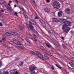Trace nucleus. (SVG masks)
Returning a JSON list of instances; mask_svg holds the SVG:
<instances>
[{
  "label": "nucleus",
  "mask_w": 74,
  "mask_h": 74,
  "mask_svg": "<svg viewBox=\"0 0 74 74\" xmlns=\"http://www.w3.org/2000/svg\"><path fill=\"white\" fill-rule=\"evenodd\" d=\"M29 25L28 24H26L27 27L28 29H30L31 30H32L33 31V29H34V27L32 25H36V22L34 20L32 19H30V22H29Z\"/></svg>",
  "instance_id": "obj_1"
},
{
  "label": "nucleus",
  "mask_w": 74,
  "mask_h": 74,
  "mask_svg": "<svg viewBox=\"0 0 74 74\" xmlns=\"http://www.w3.org/2000/svg\"><path fill=\"white\" fill-rule=\"evenodd\" d=\"M60 7V4H59L58 2L56 1L53 3V7L54 8L59 9Z\"/></svg>",
  "instance_id": "obj_2"
},
{
  "label": "nucleus",
  "mask_w": 74,
  "mask_h": 74,
  "mask_svg": "<svg viewBox=\"0 0 74 74\" xmlns=\"http://www.w3.org/2000/svg\"><path fill=\"white\" fill-rule=\"evenodd\" d=\"M71 22L69 21H67L66 22V23H65L62 26V29L63 30H65V27L66 26H71Z\"/></svg>",
  "instance_id": "obj_3"
},
{
  "label": "nucleus",
  "mask_w": 74,
  "mask_h": 74,
  "mask_svg": "<svg viewBox=\"0 0 74 74\" xmlns=\"http://www.w3.org/2000/svg\"><path fill=\"white\" fill-rule=\"evenodd\" d=\"M36 55L38 58H40L41 59H44V57L42 54L40 52L37 51H35Z\"/></svg>",
  "instance_id": "obj_4"
},
{
  "label": "nucleus",
  "mask_w": 74,
  "mask_h": 74,
  "mask_svg": "<svg viewBox=\"0 0 74 74\" xmlns=\"http://www.w3.org/2000/svg\"><path fill=\"white\" fill-rule=\"evenodd\" d=\"M36 68L34 66H32L30 68L31 74H36V73L34 70H35Z\"/></svg>",
  "instance_id": "obj_5"
},
{
  "label": "nucleus",
  "mask_w": 74,
  "mask_h": 74,
  "mask_svg": "<svg viewBox=\"0 0 74 74\" xmlns=\"http://www.w3.org/2000/svg\"><path fill=\"white\" fill-rule=\"evenodd\" d=\"M14 32L12 31H10V33L8 32H6L5 33V34L7 36H11V35H13L14 34Z\"/></svg>",
  "instance_id": "obj_6"
},
{
  "label": "nucleus",
  "mask_w": 74,
  "mask_h": 74,
  "mask_svg": "<svg viewBox=\"0 0 74 74\" xmlns=\"http://www.w3.org/2000/svg\"><path fill=\"white\" fill-rule=\"evenodd\" d=\"M70 30V27H67L66 29L64 31V32H65V33L67 34L68 33H69V32Z\"/></svg>",
  "instance_id": "obj_7"
},
{
  "label": "nucleus",
  "mask_w": 74,
  "mask_h": 74,
  "mask_svg": "<svg viewBox=\"0 0 74 74\" xmlns=\"http://www.w3.org/2000/svg\"><path fill=\"white\" fill-rule=\"evenodd\" d=\"M70 10L68 8L66 9L65 10L66 13L68 14L70 13Z\"/></svg>",
  "instance_id": "obj_8"
},
{
  "label": "nucleus",
  "mask_w": 74,
  "mask_h": 74,
  "mask_svg": "<svg viewBox=\"0 0 74 74\" xmlns=\"http://www.w3.org/2000/svg\"><path fill=\"white\" fill-rule=\"evenodd\" d=\"M19 48H20L21 49H22V50H23V49H25V47L24 46H22V45H21L20 46H17Z\"/></svg>",
  "instance_id": "obj_9"
},
{
  "label": "nucleus",
  "mask_w": 74,
  "mask_h": 74,
  "mask_svg": "<svg viewBox=\"0 0 74 74\" xmlns=\"http://www.w3.org/2000/svg\"><path fill=\"white\" fill-rule=\"evenodd\" d=\"M5 39L4 37H2V40H0V42H5Z\"/></svg>",
  "instance_id": "obj_10"
},
{
  "label": "nucleus",
  "mask_w": 74,
  "mask_h": 74,
  "mask_svg": "<svg viewBox=\"0 0 74 74\" xmlns=\"http://www.w3.org/2000/svg\"><path fill=\"white\" fill-rule=\"evenodd\" d=\"M58 16L60 17L62 16V12L60 11L58 13Z\"/></svg>",
  "instance_id": "obj_11"
},
{
  "label": "nucleus",
  "mask_w": 74,
  "mask_h": 74,
  "mask_svg": "<svg viewBox=\"0 0 74 74\" xmlns=\"http://www.w3.org/2000/svg\"><path fill=\"white\" fill-rule=\"evenodd\" d=\"M45 44L47 47L48 48H51V45L49 44V43H46Z\"/></svg>",
  "instance_id": "obj_12"
},
{
  "label": "nucleus",
  "mask_w": 74,
  "mask_h": 74,
  "mask_svg": "<svg viewBox=\"0 0 74 74\" xmlns=\"http://www.w3.org/2000/svg\"><path fill=\"white\" fill-rule=\"evenodd\" d=\"M14 44H16V45H21V43L20 42L17 41L16 43H15Z\"/></svg>",
  "instance_id": "obj_13"
},
{
  "label": "nucleus",
  "mask_w": 74,
  "mask_h": 74,
  "mask_svg": "<svg viewBox=\"0 0 74 74\" xmlns=\"http://www.w3.org/2000/svg\"><path fill=\"white\" fill-rule=\"evenodd\" d=\"M45 11L46 12H47L48 13L50 12V10L49 9H45Z\"/></svg>",
  "instance_id": "obj_14"
},
{
  "label": "nucleus",
  "mask_w": 74,
  "mask_h": 74,
  "mask_svg": "<svg viewBox=\"0 0 74 74\" xmlns=\"http://www.w3.org/2000/svg\"><path fill=\"white\" fill-rule=\"evenodd\" d=\"M49 32L51 34H55V32H54V31L52 30L49 31Z\"/></svg>",
  "instance_id": "obj_15"
},
{
  "label": "nucleus",
  "mask_w": 74,
  "mask_h": 74,
  "mask_svg": "<svg viewBox=\"0 0 74 74\" xmlns=\"http://www.w3.org/2000/svg\"><path fill=\"white\" fill-rule=\"evenodd\" d=\"M69 64L70 65H71V66L73 68V69H74V64H73V63L72 62H70L69 63Z\"/></svg>",
  "instance_id": "obj_16"
},
{
  "label": "nucleus",
  "mask_w": 74,
  "mask_h": 74,
  "mask_svg": "<svg viewBox=\"0 0 74 74\" xmlns=\"http://www.w3.org/2000/svg\"><path fill=\"white\" fill-rule=\"evenodd\" d=\"M54 22H59V20H58L57 18H54L53 20Z\"/></svg>",
  "instance_id": "obj_17"
},
{
  "label": "nucleus",
  "mask_w": 74,
  "mask_h": 74,
  "mask_svg": "<svg viewBox=\"0 0 74 74\" xmlns=\"http://www.w3.org/2000/svg\"><path fill=\"white\" fill-rule=\"evenodd\" d=\"M66 19H62V21H61V23H64V22H65V21H66Z\"/></svg>",
  "instance_id": "obj_18"
},
{
  "label": "nucleus",
  "mask_w": 74,
  "mask_h": 74,
  "mask_svg": "<svg viewBox=\"0 0 74 74\" xmlns=\"http://www.w3.org/2000/svg\"><path fill=\"white\" fill-rule=\"evenodd\" d=\"M40 23H42V24H43V23H44L45 22H44V21H43V20H42L40 19Z\"/></svg>",
  "instance_id": "obj_19"
},
{
  "label": "nucleus",
  "mask_w": 74,
  "mask_h": 74,
  "mask_svg": "<svg viewBox=\"0 0 74 74\" xmlns=\"http://www.w3.org/2000/svg\"><path fill=\"white\" fill-rule=\"evenodd\" d=\"M42 25H43V26L44 27V28L45 29V28H47V26H46V24H45V22L44 23L42 24Z\"/></svg>",
  "instance_id": "obj_20"
},
{
  "label": "nucleus",
  "mask_w": 74,
  "mask_h": 74,
  "mask_svg": "<svg viewBox=\"0 0 74 74\" xmlns=\"http://www.w3.org/2000/svg\"><path fill=\"white\" fill-rule=\"evenodd\" d=\"M42 25H43V26L44 27V28L45 29V28H47V26H46V24H45V22L44 23L42 24Z\"/></svg>",
  "instance_id": "obj_21"
},
{
  "label": "nucleus",
  "mask_w": 74,
  "mask_h": 74,
  "mask_svg": "<svg viewBox=\"0 0 74 74\" xmlns=\"http://www.w3.org/2000/svg\"><path fill=\"white\" fill-rule=\"evenodd\" d=\"M34 15L35 16H36L35 18H34V19H38V17H37V14L36 13H35L34 14Z\"/></svg>",
  "instance_id": "obj_22"
},
{
  "label": "nucleus",
  "mask_w": 74,
  "mask_h": 74,
  "mask_svg": "<svg viewBox=\"0 0 74 74\" xmlns=\"http://www.w3.org/2000/svg\"><path fill=\"white\" fill-rule=\"evenodd\" d=\"M23 29V27H22L21 26H20V27L19 28V30H22Z\"/></svg>",
  "instance_id": "obj_23"
},
{
  "label": "nucleus",
  "mask_w": 74,
  "mask_h": 74,
  "mask_svg": "<svg viewBox=\"0 0 74 74\" xmlns=\"http://www.w3.org/2000/svg\"><path fill=\"white\" fill-rule=\"evenodd\" d=\"M55 45H57V46H59L60 47V45H59V43L56 42L55 44Z\"/></svg>",
  "instance_id": "obj_24"
},
{
  "label": "nucleus",
  "mask_w": 74,
  "mask_h": 74,
  "mask_svg": "<svg viewBox=\"0 0 74 74\" xmlns=\"http://www.w3.org/2000/svg\"><path fill=\"white\" fill-rule=\"evenodd\" d=\"M7 9L9 10H10L11 11H12V9L11 7H8L7 8Z\"/></svg>",
  "instance_id": "obj_25"
},
{
  "label": "nucleus",
  "mask_w": 74,
  "mask_h": 74,
  "mask_svg": "<svg viewBox=\"0 0 74 74\" xmlns=\"http://www.w3.org/2000/svg\"><path fill=\"white\" fill-rule=\"evenodd\" d=\"M3 74H9L8 71H5L3 73Z\"/></svg>",
  "instance_id": "obj_26"
},
{
  "label": "nucleus",
  "mask_w": 74,
  "mask_h": 74,
  "mask_svg": "<svg viewBox=\"0 0 74 74\" xmlns=\"http://www.w3.org/2000/svg\"><path fill=\"white\" fill-rule=\"evenodd\" d=\"M40 48L41 49H42V50H43V51H44L45 50V49L44 48V47L42 46H41L40 47Z\"/></svg>",
  "instance_id": "obj_27"
},
{
  "label": "nucleus",
  "mask_w": 74,
  "mask_h": 74,
  "mask_svg": "<svg viewBox=\"0 0 74 74\" xmlns=\"http://www.w3.org/2000/svg\"><path fill=\"white\" fill-rule=\"evenodd\" d=\"M30 52L31 53V54H32V55H35V53L34 52L31 51H30Z\"/></svg>",
  "instance_id": "obj_28"
},
{
  "label": "nucleus",
  "mask_w": 74,
  "mask_h": 74,
  "mask_svg": "<svg viewBox=\"0 0 74 74\" xmlns=\"http://www.w3.org/2000/svg\"><path fill=\"white\" fill-rule=\"evenodd\" d=\"M26 41H27L28 43H29V44H31V43H30V40H29L28 39H26Z\"/></svg>",
  "instance_id": "obj_29"
},
{
  "label": "nucleus",
  "mask_w": 74,
  "mask_h": 74,
  "mask_svg": "<svg viewBox=\"0 0 74 74\" xmlns=\"http://www.w3.org/2000/svg\"><path fill=\"white\" fill-rule=\"evenodd\" d=\"M45 57L46 59H49V58L47 56H45Z\"/></svg>",
  "instance_id": "obj_30"
},
{
  "label": "nucleus",
  "mask_w": 74,
  "mask_h": 74,
  "mask_svg": "<svg viewBox=\"0 0 74 74\" xmlns=\"http://www.w3.org/2000/svg\"><path fill=\"white\" fill-rule=\"evenodd\" d=\"M13 35H14L15 36L16 35H18V34L16 32H14Z\"/></svg>",
  "instance_id": "obj_31"
},
{
  "label": "nucleus",
  "mask_w": 74,
  "mask_h": 74,
  "mask_svg": "<svg viewBox=\"0 0 74 74\" xmlns=\"http://www.w3.org/2000/svg\"><path fill=\"white\" fill-rule=\"evenodd\" d=\"M23 64V62H21V63L19 64V66H22Z\"/></svg>",
  "instance_id": "obj_32"
},
{
  "label": "nucleus",
  "mask_w": 74,
  "mask_h": 74,
  "mask_svg": "<svg viewBox=\"0 0 74 74\" xmlns=\"http://www.w3.org/2000/svg\"><path fill=\"white\" fill-rule=\"evenodd\" d=\"M2 62H0V68L2 66Z\"/></svg>",
  "instance_id": "obj_33"
},
{
  "label": "nucleus",
  "mask_w": 74,
  "mask_h": 74,
  "mask_svg": "<svg viewBox=\"0 0 74 74\" xmlns=\"http://www.w3.org/2000/svg\"><path fill=\"white\" fill-rule=\"evenodd\" d=\"M12 40H13V41H16V39L14 38L12 39Z\"/></svg>",
  "instance_id": "obj_34"
},
{
  "label": "nucleus",
  "mask_w": 74,
  "mask_h": 74,
  "mask_svg": "<svg viewBox=\"0 0 74 74\" xmlns=\"http://www.w3.org/2000/svg\"><path fill=\"white\" fill-rule=\"evenodd\" d=\"M34 38H37V36H36V35L35 34L34 35Z\"/></svg>",
  "instance_id": "obj_35"
},
{
  "label": "nucleus",
  "mask_w": 74,
  "mask_h": 74,
  "mask_svg": "<svg viewBox=\"0 0 74 74\" xmlns=\"http://www.w3.org/2000/svg\"><path fill=\"white\" fill-rule=\"evenodd\" d=\"M14 15H16V16H17L18 15V13H17V12H14Z\"/></svg>",
  "instance_id": "obj_36"
},
{
  "label": "nucleus",
  "mask_w": 74,
  "mask_h": 74,
  "mask_svg": "<svg viewBox=\"0 0 74 74\" xmlns=\"http://www.w3.org/2000/svg\"><path fill=\"white\" fill-rule=\"evenodd\" d=\"M62 46L63 47V48H65V45H64V44H62Z\"/></svg>",
  "instance_id": "obj_37"
},
{
  "label": "nucleus",
  "mask_w": 74,
  "mask_h": 74,
  "mask_svg": "<svg viewBox=\"0 0 74 74\" xmlns=\"http://www.w3.org/2000/svg\"><path fill=\"white\" fill-rule=\"evenodd\" d=\"M0 26H3V24H2V23L0 22Z\"/></svg>",
  "instance_id": "obj_38"
},
{
  "label": "nucleus",
  "mask_w": 74,
  "mask_h": 74,
  "mask_svg": "<svg viewBox=\"0 0 74 74\" xmlns=\"http://www.w3.org/2000/svg\"><path fill=\"white\" fill-rule=\"evenodd\" d=\"M32 1L33 4H34L35 3V1L34 0H32Z\"/></svg>",
  "instance_id": "obj_39"
},
{
  "label": "nucleus",
  "mask_w": 74,
  "mask_h": 74,
  "mask_svg": "<svg viewBox=\"0 0 74 74\" xmlns=\"http://www.w3.org/2000/svg\"><path fill=\"white\" fill-rule=\"evenodd\" d=\"M52 70H54V67H53V66H52V68H51Z\"/></svg>",
  "instance_id": "obj_40"
},
{
  "label": "nucleus",
  "mask_w": 74,
  "mask_h": 74,
  "mask_svg": "<svg viewBox=\"0 0 74 74\" xmlns=\"http://www.w3.org/2000/svg\"><path fill=\"white\" fill-rule=\"evenodd\" d=\"M15 1L17 3H19V2H18V0H15Z\"/></svg>",
  "instance_id": "obj_41"
},
{
  "label": "nucleus",
  "mask_w": 74,
  "mask_h": 74,
  "mask_svg": "<svg viewBox=\"0 0 74 74\" xmlns=\"http://www.w3.org/2000/svg\"><path fill=\"white\" fill-rule=\"evenodd\" d=\"M46 2H47V3H49V2H50V1L49 0H47L46 1Z\"/></svg>",
  "instance_id": "obj_42"
},
{
  "label": "nucleus",
  "mask_w": 74,
  "mask_h": 74,
  "mask_svg": "<svg viewBox=\"0 0 74 74\" xmlns=\"http://www.w3.org/2000/svg\"><path fill=\"white\" fill-rule=\"evenodd\" d=\"M15 74H19V73H18V72L16 71L15 73Z\"/></svg>",
  "instance_id": "obj_43"
},
{
  "label": "nucleus",
  "mask_w": 74,
  "mask_h": 74,
  "mask_svg": "<svg viewBox=\"0 0 74 74\" xmlns=\"http://www.w3.org/2000/svg\"><path fill=\"white\" fill-rule=\"evenodd\" d=\"M50 56H53V54H52L51 53H50Z\"/></svg>",
  "instance_id": "obj_44"
},
{
  "label": "nucleus",
  "mask_w": 74,
  "mask_h": 74,
  "mask_svg": "<svg viewBox=\"0 0 74 74\" xmlns=\"http://www.w3.org/2000/svg\"><path fill=\"white\" fill-rule=\"evenodd\" d=\"M25 45L26 46H27L28 45V44H27L26 43H25Z\"/></svg>",
  "instance_id": "obj_45"
},
{
  "label": "nucleus",
  "mask_w": 74,
  "mask_h": 74,
  "mask_svg": "<svg viewBox=\"0 0 74 74\" xmlns=\"http://www.w3.org/2000/svg\"><path fill=\"white\" fill-rule=\"evenodd\" d=\"M62 39V40H64V38L63 37H62L61 38Z\"/></svg>",
  "instance_id": "obj_46"
},
{
  "label": "nucleus",
  "mask_w": 74,
  "mask_h": 74,
  "mask_svg": "<svg viewBox=\"0 0 74 74\" xmlns=\"http://www.w3.org/2000/svg\"><path fill=\"white\" fill-rule=\"evenodd\" d=\"M1 11L2 12H4V10H1Z\"/></svg>",
  "instance_id": "obj_47"
},
{
  "label": "nucleus",
  "mask_w": 74,
  "mask_h": 74,
  "mask_svg": "<svg viewBox=\"0 0 74 74\" xmlns=\"http://www.w3.org/2000/svg\"><path fill=\"white\" fill-rule=\"evenodd\" d=\"M25 18H28L27 16H25Z\"/></svg>",
  "instance_id": "obj_48"
},
{
  "label": "nucleus",
  "mask_w": 74,
  "mask_h": 74,
  "mask_svg": "<svg viewBox=\"0 0 74 74\" xmlns=\"http://www.w3.org/2000/svg\"><path fill=\"white\" fill-rule=\"evenodd\" d=\"M22 10L23 11H25V9L23 8H22Z\"/></svg>",
  "instance_id": "obj_49"
},
{
  "label": "nucleus",
  "mask_w": 74,
  "mask_h": 74,
  "mask_svg": "<svg viewBox=\"0 0 74 74\" xmlns=\"http://www.w3.org/2000/svg\"><path fill=\"white\" fill-rule=\"evenodd\" d=\"M9 2L10 3V4L11 3H12V1H10Z\"/></svg>",
  "instance_id": "obj_50"
},
{
  "label": "nucleus",
  "mask_w": 74,
  "mask_h": 74,
  "mask_svg": "<svg viewBox=\"0 0 74 74\" xmlns=\"http://www.w3.org/2000/svg\"><path fill=\"white\" fill-rule=\"evenodd\" d=\"M8 5H9V6H11V5H10V4L8 3Z\"/></svg>",
  "instance_id": "obj_51"
},
{
  "label": "nucleus",
  "mask_w": 74,
  "mask_h": 74,
  "mask_svg": "<svg viewBox=\"0 0 74 74\" xmlns=\"http://www.w3.org/2000/svg\"><path fill=\"white\" fill-rule=\"evenodd\" d=\"M55 65H56V66H57V67H58L59 66H58V65H57V64H55Z\"/></svg>",
  "instance_id": "obj_52"
},
{
  "label": "nucleus",
  "mask_w": 74,
  "mask_h": 74,
  "mask_svg": "<svg viewBox=\"0 0 74 74\" xmlns=\"http://www.w3.org/2000/svg\"><path fill=\"white\" fill-rule=\"evenodd\" d=\"M1 5H2V7H3V8H4V6L3 5V4H2Z\"/></svg>",
  "instance_id": "obj_53"
},
{
  "label": "nucleus",
  "mask_w": 74,
  "mask_h": 74,
  "mask_svg": "<svg viewBox=\"0 0 74 74\" xmlns=\"http://www.w3.org/2000/svg\"><path fill=\"white\" fill-rule=\"evenodd\" d=\"M35 41H37V39H35L34 40Z\"/></svg>",
  "instance_id": "obj_54"
},
{
  "label": "nucleus",
  "mask_w": 74,
  "mask_h": 74,
  "mask_svg": "<svg viewBox=\"0 0 74 74\" xmlns=\"http://www.w3.org/2000/svg\"><path fill=\"white\" fill-rule=\"evenodd\" d=\"M16 7V5H14V7L15 8Z\"/></svg>",
  "instance_id": "obj_55"
},
{
  "label": "nucleus",
  "mask_w": 74,
  "mask_h": 74,
  "mask_svg": "<svg viewBox=\"0 0 74 74\" xmlns=\"http://www.w3.org/2000/svg\"><path fill=\"white\" fill-rule=\"evenodd\" d=\"M5 7H6V8H7V7H8V6L7 5L6 6L5 5Z\"/></svg>",
  "instance_id": "obj_56"
},
{
  "label": "nucleus",
  "mask_w": 74,
  "mask_h": 74,
  "mask_svg": "<svg viewBox=\"0 0 74 74\" xmlns=\"http://www.w3.org/2000/svg\"><path fill=\"white\" fill-rule=\"evenodd\" d=\"M58 68H59V69H61V67H59V66H58Z\"/></svg>",
  "instance_id": "obj_57"
},
{
  "label": "nucleus",
  "mask_w": 74,
  "mask_h": 74,
  "mask_svg": "<svg viewBox=\"0 0 74 74\" xmlns=\"http://www.w3.org/2000/svg\"><path fill=\"white\" fill-rule=\"evenodd\" d=\"M24 15L25 16H26V14H24V13H23Z\"/></svg>",
  "instance_id": "obj_58"
},
{
  "label": "nucleus",
  "mask_w": 74,
  "mask_h": 74,
  "mask_svg": "<svg viewBox=\"0 0 74 74\" xmlns=\"http://www.w3.org/2000/svg\"><path fill=\"white\" fill-rule=\"evenodd\" d=\"M71 33H72V34H73V32H72V31H71Z\"/></svg>",
  "instance_id": "obj_59"
},
{
  "label": "nucleus",
  "mask_w": 74,
  "mask_h": 74,
  "mask_svg": "<svg viewBox=\"0 0 74 74\" xmlns=\"http://www.w3.org/2000/svg\"><path fill=\"white\" fill-rule=\"evenodd\" d=\"M1 71H0V74H1Z\"/></svg>",
  "instance_id": "obj_60"
},
{
  "label": "nucleus",
  "mask_w": 74,
  "mask_h": 74,
  "mask_svg": "<svg viewBox=\"0 0 74 74\" xmlns=\"http://www.w3.org/2000/svg\"><path fill=\"white\" fill-rule=\"evenodd\" d=\"M23 41H24V40L22 39Z\"/></svg>",
  "instance_id": "obj_61"
},
{
  "label": "nucleus",
  "mask_w": 74,
  "mask_h": 74,
  "mask_svg": "<svg viewBox=\"0 0 74 74\" xmlns=\"http://www.w3.org/2000/svg\"><path fill=\"white\" fill-rule=\"evenodd\" d=\"M72 61H73V62H74V60H72Z\"/></svg>",
  "instance_id": "obj_62"
},
{
  "label": "nucleus",
  "mask_w": 74,
  "mask_h": 74,
  "mask_svg": "<svg viewBox=\"0 0 74 74\" xmlns=\"http://www.w3.org/2000/svg\"><path fill=\"white\" fill-rule=\"evenodd\" d=\"M1 0H0V1H1Z\"/></svg>",
  "instance_id": "obj_63"
},
{
  "label": "nucleus",
  "mask_w": 74,
  "mask_h": 74,
  "mask_svg": "<svg viewBox=\"0 0 74 74\" xmlns=\"http://www.w3.org/2000/svg\"><path fill=\"white\" fill-rule=\"evenodd\" d=\"M13 42V43L14 42Z\"/></svg>",
  "instance_id": "obj_64"
}]
</instances>
